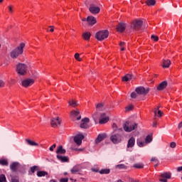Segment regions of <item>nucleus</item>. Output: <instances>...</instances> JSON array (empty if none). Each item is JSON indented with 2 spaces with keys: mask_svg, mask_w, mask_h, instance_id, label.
<instances>
[{
  "mask_svg": "<svg viewBox=\"0 0 182 182\" xmlns=\"http://www.w3.org/2000/svg\"><path fill=\"white\" fill-rule=\"evenodd\" d=\"M33 83H35L33 79H26L21 82V85L23 87H29V86H32Z\"/></svg>",
  "mask_w": 182,
  "mask_h": 182,
  "instance_id": "obj_12",
  "label": "nucleus"
},
{
  "mask_svg": "<svg viewBox=\"0 0 182 182\" xmlns=\"http://www.w3.org/2000/svg\"><path fill=\"white\" fill-rule=\"evenodd\" d=\"M136 77L132 74H127L122 77V82H129V80H134Z\"/></svg>",
  "mask_w": 182,
  "mask_h": 182,
  "instance_id": "obj_20",
  "label": "nucleus"
},
{
  "mask_svg": "<svg viewBox=\"0 0 182 182\" xmlns=\"http://www.w3.org/2000/svg\"><path fill=\"white\" fill-rule=\"evenodd\" d=\"M105 139H106V134H99L97 139H95V143L97 144L98 143H100V141H103Z\"/></svg>",
  "mask_w": 182,
  "mask_h": 182,
  "instance_id": "obj_23",
  "label": "nucleus"
},
{
  "mask_svg": "<svg viewBox=\"0 0 182 182\" xmlns=\"http://www.w3.org/2000/svg\"><path fill=\"white\" fill-rule=\"evenodd\" d=\"M138 126H139L138 123L127 121L124 124L123 127L125 132H127V133H130V132H133V130H136Z\"/></svg>",
  "mask_w": 182,
  "mask_h": 182,
  "instance_id": "obj_2",
  "label": "nucleus"
},
{
  "mask_svg": "<svg viewBox=\"0 0 182 182\" xmlns=\"http://www.w3.org/2000/svg\"><path fill=\"white\" fill-rule=\"evenodd\" d=\"M150 89L149 88H144V87H138L135 89V91L136 92L137 95H142L143 96H146L147 93H149Z\"/></svg>",
  "mask_w": 182,
  "mask_h": 182,
  "instance_id": "obj_8",
  "label": "nucleus"
},
{
  "mask_svg": "<svg viewBox=\"0 0 182 182\" xmlns=\"http://www.w3.org/2000/svg\"><path fill=\"white\" fill-rule=\"evenodd\" d=\"M56 148V144H53L50 147V151H53L54 149Z\"/></svg>",
  "mask_w": 182,
  "mask_h": 182,
  "instance_id": "obj_48",
  "label": "nucleus"
},
{
  "mask_svg": "<svg viewBox=\"0 0 182 182\" xmlns=\"http://www.w3.org/2000/svg\"><path fill=\"white\" fill-rule=\"evenodd\" d=\"M75 58L76 59V60H77L78 62H82V58H80V55L79 53H75Z\"/></svg>",
  "mask_w": 182,
  "mask_h": 182,
  "instance_id": "obj_42",
  "label": "nucleus"
},
{
  "mask_svg": "<svg viewBox=\"0 0 182 182\" xmlns=\"http://www.w3.org/2000/svg\"><path fill=\"white\" fill-rule=\"evenodd\" d=\"M168 82L167 81H163L157 87V90H164L167 87Z\"/></svg>",
  "mask_w": 182,
  "mask_h": 182,
  "instance_id": "obj_22",
  "label": "nucleus"
},
{
  "mask_svg": "<svg viewBox=\"0 0 182 182\" xmlns=\"http://www.w3.org/2000/svg\"><path fill=\"white\" fill-rule=\"evenodd\" d=\"M51 127L56 128L58 126H60V120L59 119V117L53 118L50 121Z\"/></svg>",
  "mask_w": 182,
  "mask_h": 182,
  "instance_id": "obj_16",
  "label": "nucleus"
},
{
  "mask_svg": "<svg viewBox=\"0 0 182 182\" xmlns=\"http://www.w3.org/2000/svg\"><path fill=\"white\" fill-rule=\"evenodd\" d=\"M171 178V173L166 172L161 174V178L159 179L161 182H167V180Z\"/></svg>",
  "mask_w": 182,
  "mask_h": 182,
  "instance_id": "obj_11",
  "label": "nucleus"
},
{
  "mask_svg": "<svg viewBox=\"0 0 182 182\" xmlns=\"http://www.w3.org/2000/svg\"><path fill=\"white\" fill-rule=\"evenodd\" d=\"M141 26H143V21L141 20H134L131 24V28L134 31H139Z\"/></svg>",
  "mask_w": 182,
  "mask_h": 182,
  "instance_id": "obj_6",
  "label": "nucleus"
},
{
  "mask_svg": "<svg viewBox=\"0 0 182 182\" xmlns=\"http://www.w3.org/2000/svg\"><path fill=\"white\" fill-rule=\"evenodd\" d=\"M28 71V65L23 63H18L16 65V72L18 75L23 76L26 75V72Z\"/></svg>",
  "mask_w": 182,
  "mask_h": 182,
  "instance_id": "obj_3",
  "label": "nucleus"
},
{
  "mask_svg": "<svg viewBox=\"0 0 182 182\" xmlns=\"http://www.w3.org/2000/svg\"><path fill=\"white\" fill-rule=\"evenodd\" d=\"M177 171L180 172L182 171V166H179L177 168Z\"/></svg>",
  "mask_w": 182,
  "mask_h": 182,
  "instance_id": "obj_54",
  "label": "nucleus"
},
{
  "mask_svg": "<svg viewBox=\"0 0 182 182\" xmlns=\"http://www.w3.org/2000/svg\"><path fill=\"white\" fill-rule=\"evenodd\" d=\"M89 122H90V119H89V118H87V117L82 119L81 120L80 127L81 129H87V127H89V125L87 124V123H89Z\"/></svg>",
  "mask_w": 182,
  "mask_h": 182,
  "instance_id": "obj_15",
  "label": "nucleus"
},
{
  "mask_svg": "<svg viewBox=\"0 0 182 182\" xmlns=\"http://www.w3.org/2000/svg\"><path fill=\"white\" fill-rule=\"evenodd\" d=\"M20 167H21V164H19V162H13L10 165V169L14 173L18 171V168H19Z\"/></svg>",
  "mask_w": 182,
  "mask_h": 182,
  "instance_id": "obj_14",
  "label": "nucleus"
},
{
  "mask_svg": "<svg viewBox=\"0 0 182 182\" xmlns=\"http://www.w3.org/2000/svg\"><path fill=\"white\" fill-rule=\"evenodd\" d=\"M153 141V136L151 135H148L145 138V143L146 144H149Z\"/></svg>",
  "mask_w": 182,
  "mask_h": 182,
  "instance_id": "obj_30",
  "label": "nucleus"
},
{
  "mask_svg": "<svg viewBox=\"0 0 182 182\" xmlns=\"http://www.w3.org/2000/svg\"><path fill=\"white\" fill-rule=\"evenodd\" d=\"M151 161H157V159L154 157L151 158Z\"/></svg>",
  "mask_w": 182,
  "mask_h": 182,
  "instance_id": "obj_57",
  "label": "nucleus"
},
{
  "mask_svg": "<svg viewBox=\"0 0 182 182\" xmlns=\"http://www.w3.org/2000/svg\"><path fill=\"white\" fill-rule=\"evenodd\" d=\"M10 177H11V182H19V176L11 175Z\"/></svg>",
  "mask_w": 182,
  "mask_h": 182,
  "instance_id": "obj_32",
  "label": "nucleus"
},
{
  "mask_svg": "<svg viewBox=\"0 0 182 182\" xmlns=\"http://www.w3.org/2000/svg\"><path fill=\"white\" fill-rule=\"evenodd\" d=\"M84 139L85 136H83V134H80L74 137V141L75 143H76V144H77V146H80V144H82V140H83Z\"/></svg>",
  "mask_w": 182,
  "mask_h": 182,
  "instance_id": "obj_13",
  "label": "nucleus"
},
{
  "mask_svg": "<svg viewBox=\"0 0 182 182\" xmlns=\"http://www.w3.org/2000/svg\"><path fill=\"white\" fill-rule=\"evenodd\" d=\"M130 110H133V106L132 105H129V106L126 107V112H130Z\"/></svg>",
  "mask_w": 182,
  "mask_h": 182,
  "instance_id": "obj_46",
  "label": "nucleus"
},
{
  "mask_svg": "<svg viewBox=\"0 0 182 182\" xmlns=\"http://www.w3.org/2000/svg\"><path fill=\"white\" fill-rule=\"evenodd\" d=\"M134 143H136V139L132 136L128 141L127 147H133L134 146Z\"/></svg>",
  "mask_w": 182,
  "mask_h": 182,
  "instance_id": "obj_25",
  "label": "nucleus"
},
{
  "mask_svg": "<svg viewBox=\"0 0 182 182\" xmlns=\"http://www.w3.org/2000/svg\"><path fill=\"white\" fill-rule=\"evenodd\" d=\"M153 127H157V122L153 123Z\"/></svg>",
  "mask_w": 182,
  "mask_h": 182,
  "instance_id": "obj_58",
  "label": "nucleus"
},
{
  "mask_svg": "<svg viewBox=\"0 0 182 182\" xmlns=\"http://www.w3.org/2000/svg\"><path fill=\"white\" fill-rule=\"evenodd\" d=\"M49 29H47V32H53L55 31V27L53 26H50Z\"/></svg>",
  "mask_w": 182,
  "mask_h": 182,
  "instance_id": "obj_43",
  "label": "nucleus"
},
{
  "mask_svg": "<svg viewBox=\"0 0 182 182\" xmlns=\"http://www.w3.org/2000/svg\"><path fill=\"white\" fill-rule=\"evenodd\" d=\"M38 170H39V167L38 166H33L31 167L30 171H28V174L30 176H32V174H33V173H35L36 171H38Z\"/></svg>",
  "mask_w": 182,
  "mask_h": 182,
  "instance_id": "obj_27",
  "label": "nucleus"
},
{
  "mask_svg": "<svg viewBox=\"0 0 182 182\" xmlns=\"http://www.w3.org/2000/svg\"><path fill=\"white\" fill-rule=\"evenodd\" d=\"M5 87V82L4 80H0V88L1 87Z\"/></svg>",
  "mask_w": 182,
  "mask_h": 182,
  "instance_id": "obj_47",
  "label": "nucleus"
},
{
  "mask_svg": "<svg viewBox=\"0 0 182 182\" xmlns=\"http://www.w3.org/2000/svg\"><path fill=\"white\" fill-rule=\"evenodd\" d=\"M121 50H124V47H122Z\"/></svg>",
  "mask_w": 182,
  "mask_h": 182,
  "instance_id": "obj_60",
  "label": "nucleus"
},
{
  "mask_svg": "<svg viewBox=\"0 0 182 182\" xmlns=\"http://www.w3.org/2000/svg\"><path fill=\"white\" fill-rule=\"evenodd\" d=\"M68 105H70V106H72L73 107H76V106H79V103L73 100L68 101Z\"/></svg>",
  "mask_w": 182,
  "mask_h": 182,
  "instance_id": "obj_29",
  "label": "nucleus"
},
{
  "mask_svg": "<svg viewBox=\"0 0 182 182\" xmlns=\"http://www.w3.org/2000/svg\"><path fill=\"white\" fill-rule=\"evenodd\" d=\"M64 176H68V172H65Z\"/></svg>",
  "mask_w": 182,
  "mask_h": 182,
  "instance_id": "obj_61",
  "label": "nucleus"
},
{
  "mask_svg": "<svg viewBox=\"0 0 182 182\" xmlns=\"http://www.w3.org/2000/svg\"><path fill=\"white\" fill-rule=\"evenodd\" d=\"M23 48H25V43H21L20 45L14 48L10 53V56L11 59H18L19 55H22L23 53Z\"/></svg>",
  "mask_w": 182,
  "mask_h": 182,
  "instance_id": "obj_1",
  "label": "nucleus"
},
{
  "mask_svg": "<svg viewBox=\"0 0 182 182\" xmlns=\"http://www.w3.org/2000/svg\"><path fill=\"white\" fill-rule=\"evenodd\" d=\"M9 12H10L11 14H12V12H13V11H12V6H9Z\"/></svg>",
  "mask_w": 182,
  "mask_h": 182,
  "instance_id": "obj_55",
  "label": "nucleus"
},
{
  "mask_svg": "<svg viewBox=\"0 0 182 182\" xmlns=\"http://www.w3.org/2000/svg\"><path fill=\"white\" fill-rule=\"evenodd\" d=\"M122 136L120 134H114L110 136V140L114 144H119L122 141Z\"/></svg>",
  "mask_w": 182,
  "mask_h": 182,
  "instance_id": "obj_7",
  "label": "nucleus"
},
{
  "mask_svg": "<svg viewBox=\"0 0 182 182\" xmlns=\"http://www.w3.org/2000/svg\"><path fill=\"white\" fill-rule=\"evenodd\" d=\"M92 171H94L95 173H99V169H97V168H92Z\"/></svg>",
  "mask_w": 182,
  "mask_h": 182,
  "instance_id": "obj_53",
  "label": "nucleus"
},
{
  "mask_svg": "<svg viewBox=\"0 0 182 182\" xmlns=\"http://www.w3.org/2000/svg\"><path fill=\"white\" fill-rule=\"evenodd\" d=\"M100 174H109L110 173V169L104 168L99 171Z\"/></svg>",
  "mask_w": 182,
  "mask_h": 182,
  "instance_id": "obj_34",
  "label": "nucleus"
},
{
  "mask_svg": "<svg viewBox=\"0 0 182 182\" xmlns=\"http://www.w3.org/2000/svg\"><path fill=\"white\" fill-rule=\"evenodd\" d=\"M89 11L93 15H96L100 12V7L95 6L94 4H91L89 7Z\"/></svg>",
  "mask_w": 182,
  "mask_h": 182,
  "instance_id": "obj_9",
  "label": "nucleus"
},
{
  "mask_svg": "<svg viewBox=\"0 0 182 182\" xmlns=\"http://www.w3.org/2000/svg\"><path fill=\"white\" fill-rule=\"evenodd\" d=\"M131 97L132 99H136V97H137V94L136 92H132L131 93Z\"/></svg>",
  "mask_w": 182,
  "mask_h": 182,
  "instance_id": "obj_45",
  "label": "nucleus"
},
{
  "mask_svg": "<svg viewBox=\"0 0 182 182\" xmlns=\"http://www.w3.org/2000/svg\"><path fill=\"white\" fill-rule=\"evenodd\" d=\"M158 117H161V116H163V112H161V110L158 109Z\"/></svg>",
  "mask_w": 182,
  "mask_h": 182,
  "instance_id": "obj_51",
  "label": "nucleus"
},
{
  "mask_svg": "<svg viewBox=\"0 0 182 182\" xmlns=\"http://www.w3.org/2000/svg\"><path fill=\"white\" fill-rule=\"evenodd\" d=\"M26 141L29 144V146H38V143L31 141V139H26Z\"/></svg>",
  "mask_w": 182,
  "mask_h": 182,
  "instance_id": "obj_36",
  "label": "nucleus"
},
{
  "mask_svg": "<svg viewBox=\"0 0 182 182\" xmlns=\"http://www.w3.org/2000/svg\"><path fill=\"white\" fill-rule=\"evenodd\" d=\"M112 127H113L114 131H116L117 129V125L116 124H113Z\"/></svg>",
  "mask_w": 182,
  "mask_h": 182,
  "instance_id": "obj_52",
  "label": "nucleus"
},
{
  "mask_svg": "<svg viewBox=\"0 0 182 182\" xmlns=\"http://www.w3.org/2000/svg\"><path fill=\"white\" fill-rule=\"evenodd\" d=\"M170 147H171V149L176 148V142H171L170 144Z\"/></svg>",
  "mask_w": 182,
  "mask_h": 182,
  "instance_id": "obj_50",
  "label": "nucleus"
},
{
  "mask_svg": "<svg viewBox=\"0 0 182 182\" xmlns=\"http://www.w3.org/2000/svg\"><path fill=\"white\" fill-rule=\"evenodd\" d=\"M109 122L108 117H106V113L101 114L100 119V124H105V123H107Z\"/></svg>",
  "mask_w": 182,
  "mask_h": 182,
  "instance_id": "obj_17",
  "label": "nucleus"
},
{
  "mask_svg": "<svg viewBox=\"0 0 182 182\" xmlns=\"http://www.w3.org/2000/svg\"><path fill=\"white\" fill-rule=\"evenodd\" d=\"M132 182H139V181H132Z\"/></svg>",
  "mask_w": 182,
  "mask_h": 182,
  "instance_id": "obj_63",
  "label": "nucleus"
},
{
  "mask_svg": "<svg viewBox=\"0 0 182 182\" xmlns=\"http://www.w3.org/2000/svg\"><path fill=\"white\" fill-rule=\"evenodd\" d=\"M162 63V68H170V65H171V61L170 60H163Z\"/></svg>",
  "mask_w": 182,
  "mask_h": 182,
  "instance_id": "obj_24",
  "label": "nucleus"
},
{
  "mask_svg": "<svg viewBox=\"0 0 182 182\" xmlns=\"http://www.w3.org/2000/svg\"><path fill=\"white\" fill-rule=\"evenodd\" d=\"M151 39H153L155 42H157L159 41V37L157 36L152 35L151 36Z\"/></svg>",
  "mask_w": 182,
  "mask_h": 182,
  "instance_id": "obj_44",
  "label": "nucleus"
},
{
  "mask_svg": "<svg viewBox=\"0 0 182 182\" xmlns=\"http://www.w3.org/2000/svg\"><path fill=\"white\" fill-rule=\"evenodd\" d=\"M105 106V103L101 102L96 105V112L92 115L94 120L96 122L97 119H99V112L103 110V107Z\"/></svg>",
  "mask_w": 182,
  "mask_h": 182,
  "instance_id": "obj_5",
  "label": "nucleus"
},
{
  "mask_svg": "<svg viewBox=\"0 0 182 182\" xmlns=\"http://www.w3.org/2000/svg\"><path fill=\"white\" fill-rule=\"evenodd\" d=\"M92 34L89 32H85L82 34V37L85 41H90Z\"/></svg>",
  "mask_w": 182,
  "mask_h": 182,
  "instance_id": "obj_28",
  "label": "nucleus"
},
{
  "mask_svg": "<svg viewBox=\"0 0 182 182\" xmlns=\"http://www.w3.org/2000/svg\"><path fill=\"white\" fill-rule=\"evenodd\" d=\"M82 22H86V21H87V18H84L82 19Z\"/></svg>",
  "mask_w": 182,
  "mask_h": 182,
  "instance_id": "obj_59",
  "label": "nucleus"
},
{
  "mask_svg": "<svg viewBox=\"0 0 182 182\" xmlns=\"http://www.w3.org/2000/svg\"><path fill=\"white\" fill-rule=\"evenodd\" d=\"M134 167L135 168H143V167H144V165H143V164H135L134 165Z\"/></svg>",
  "mask_w": 182,
  "mask_h": 182,
  "instance_id": "obj_39",
  "label": "nucleus"
},
{
  "mask_svg": "<svg viewBox=\"0 0 182 182\" xmlns=\"http://www.w3.org/2000/svg\"><path fill=\"white\" fill-rule=\"evenodd\" d=\"M37 176L38 177H45L46 176V171H37Z\"/></svg>",
  "mask_w": 182,
  "mask_h": 182,
  "instance_id": "obj_35",
  "label": "nucleus"
},
{
  "mask_svg": "<svg viewBox=\"0 0 182 182\" xmlns=\"http://www.w3.org/2000/svg\"><path fill=\"white\" fill-rule=\"evenodd\" d=\"M115 168H119V170H126L127 166L124 164H118L115 166Z\"/></svg>",
  "mask_w": 182,
  "mask_h": 182,
  "instance_id": "obj_33",
  "label": "nucleus"
},
{
  "mask_svg": "<svg viewBox=\"0 0 182 182\" xmlns=\"http://www.w3.org/2000/svg\"><path fill=\"white\" fill-rule=\"evenodd\" d=\"M1 166H8L9 163L6 159H0Z\"/></svg>",
  "mask_w": 182,
  "mask_h": 182,
  "instance_id": "obj_37",
  "label": "nucleus"
},
{
  "mask_svg": "<svg viewBox=\"0 0 182 182\" xmlns=\"http://www.w3.org/2000/svg\"><path fill=\"white\" fill-rule=\"evenodd\" d=\"M69 179L68 178H63L60 180V182H68Z\"/></svg>",
  "mask_w": 182,
  "mask_h": 182,
  "instance_id": "obj_49",
  "label": "nucleus"
},
{
  "mask_svg": "<svg viewBox=\"0 0 182 182\" xmlns=\"http://www.w3.org/2000/svg\"><path fill=\"white\" fill-rule=\"evenodd\" d=\"M80 111H79V109H77L75 111H72L71 112L72 120H73V122H75V120H80V119H82V116H80Z\"/></svg>",
  "mask_w": 182,
  "mask_h": 182,
  "instance_id": "obj_10",
  "label": "nucleus"
},
{
  "mask_svg": "<svg viewBox=\"0 0 182 182\" xmlns=\"http://www.w3.org/2000/svg\"><path fill=\"white\" fill-rule=\"evenodd\" d=\"M0 182H8L6 181V177L4 174L0 175Z\"/></svg>",
  "mask_w": 182,
  "mask_h": 182,
  "instance_id": "obj_40",
  "label": "nucleus"
},
{
  "mask_svg": "<svg viewBox=\"0 0 182 182\" xmlns=\"http://www.w3.org/2000/svg\"><path fill=\"white\" fill-rule=\"evenodd\" d=\"M95 38L96 39H97V41H104V39L109 38V31L103 30L101 31H98L95 34Z\"/></svg>",
  "mask_w": 182,
  "mask_h": 182,
  "instance_id": "obj_4",
  "label": "nucleus"
},
{
  "mask_svg": "<svg viewBox=\"0 0 182 182\" xmlns=\"http://www.w3.org/2000/svg\"><path fill=\"white\" fill-rule=\"evenodd\" d=\"M57 159L62 163H68V161H69V157L63 156L59 155V154L57 155Z\"/></svg>",
  "mask_w": 182,
  "mask_h": 182,
  "instance_id": "obj_21",
  "label": "nucleus"
},
{
  "mask_svg": "<svg viewBox=\"0 0 182 182\" xmlns=\"http://www.w3.org/2000/svg\"><path fill=\"white\" fill-rule=\"evenodd\" d=\"M4 2V0H0V4H2Z\"/></svg>",
  "mask_w": 182,
  "mask_h": 182,
  "instance_id": "obj_62",
  "label": "nucleus"
},
{
  "mask_svg": "<svg viewBox=\"0 0 182 182\" xmlns=\"http://www.w3.org/2000/svg\"><path fill=\"white\" fill-rule=\"evenodd\" d=\"M117 32H120L121 33L122 32H124V31H126V23H119L117 26Z\"/></svg>",
  "mask_w": 182,
  "mask_h": 182,
  "instance_id": "obj_18",
  "label": "nucleus"
},
{
  "mask_svg": "<svg viewBox=\"0 0 182 182\" xmlns=\"http://www.w3.org/2000/svg\"><path fill=\"white\" fill-rule=\"evenodd\" d=\"M79 171V168L76 166H74L71 170L70 172L72 173V174H76V173H78Z\"/></svg>",
  "mask_w": 182,
  "mask_h": 182,
  "instance_id": "obj_38",
  "label": "nucleus"
},
{
  "mask_svg": "<svg viewBox=\"0 0 182 182\" xmlns=\"http://www.w3.org/2000/svg\"><path fill=\"white\" fill-rule=\"evenodd\" d=\"M146 4L148 6H154L156 5V0H146Z\"/></svg>",
  "mask_w": 182,
  "mask_h": 182,
  "instance_id": "obj_31",
  "label": "nucleus"
},
{
  "mask_svg": "<svg viewBox=\"0 0 182 182\" xmlns=\"http://www.w3.org/2000/svg\"><path fill=\"white\" fill-rule=\"evenodd\" d=\"M87 22L88 23V25H90L91 26H93L95 23H96V18L93 17V16H89L87 18Z\"/></svg>",
  "mask_w": 182,
  "mask_h": 182,
  "instance_id": "obj_19",
  "label": "nucleus"
},
{
  "mask_svg": "<svg viewBox=\"0 0 182 182\" xmlns=\"http://www.w3.org/2000/svg\"><path fill=\"white\" fill-rule=\"evenodd\" d=\"M119 46H121V48H122L123 46H124V42H121L119 43Z\"/></svg>",
  "mask_w": 182,
  "mask_h": 182,
  "instance_id": "obj_56",
  "label": "nucleus"
},
{
  "mask_svg": "<svg viewBox=\"0 0 182 182\" xmlns=\"http://www.w3.org/2000/svg\"><path fill=\"white\" fill-rule=\"evenodd\" d=\"M146 144H146V141L145 142L141 141H137V145L139 146V147H144V146H146Z\"/></svg>",
  "mask_w": 182,
  "mask_h": 182,
  "instance_id": "obj_41",
  "label": "nucleus"
},
{
  "mask_svg": "<svg viewBox=\"0 0 182 182\" xmlns=\"http://www.w3.org/2000/svg\"><path fill=\"white\" fill-rule=\"evenodd\" d=\"M51 181H53V182H58V181H56L55 180H52Z\"/></svg>",
  "mask_w": 182,
  "mask_h": 182,
  "instance_id": "obj_64",
  "label": "nucleus"
},
{
  "mask_svg": "<svg viewBox=\"0 0 182 182\" xmlns=\"http://www.w3.org/2000/svg\"><path fill=\"white\" fill-rule=\"evenodd\" d=\"M65 153H66V149H64L62 145L59 146L57 148V151H56L57 154H65Z\"/></svg>",
  "mask_w": 182,
  "mask_h": 182,
  "instance_id": "obj_26",
  "label": "nucleus"
}]
</instances>
